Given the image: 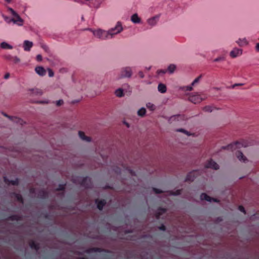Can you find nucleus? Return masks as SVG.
<instances>
[{"label":"nucleus","instance_id":"nucleus-1","mask_svg":"<svg viewBox=\"0 0 259 259\" xmlns=\"http://www.w3.org/2000/svg\"><path fill=\"white\" fill-rule=\"evenodd\" d=\"M8 10L12 13V14L15 17L11 19V21L14 23L17 24L18 25L21 26L23 24V20L20 18V17L14 11L12 8H9Z\"/></svg>","mask_w":259,"mask_h":259},{"label":"nucleus","instance_id":"nucleus-2","mask_svg":"<svg viewBox=\"0 0 259 259\" xmlns=\"http://www.w3.org/2000/svg\"><path fill=\"white\" fill-rule=\"evenodd\" d=\"M206 99L205 95H194L189 97V100L194 104L199 103L203 100Z\"/></svg>","mask_w":259,"mask_h":259},{"label":"nucleus","instance_id":"nucleus-3","mask_svg":"<svg viewBox=\"0 0 259 259\" xmlns=\"http://www.w3.org/2000/svg\"><path fill=\"white\" fill-rule=\"evenodd\" d=\"M132 74V71L130 68H124L121 70L118 78L120 79L124 77H130Z\"/></svg>","mask_w":259,"mask_h":259},{"label":"nucleus","instance_id":"nucleus-4","mask_svg":"<svg viewBox=\"0 0 259 259\" xmlns=\"http://www.w3.org/2000/svg\"><path fill=\"white\" fill-rule=\"evenodd\" d=\"M122 30V27L121 24L120 23H118L114 28L111 29L109 30V34L111 36H112L120 32Z\"/></svg>","mask_w":259,"mask_h":259},{"label":"nucleus","instance_id":"nucleus-5","mask_svg":"<svg viewBox=\"0 0 259 259\" xmlns=\"http://www.w3.org/2000/svg\"><path fill=\"white\" fill-rule=\"evenodd\" d=\"M94 35L99 38H103L104 37H107L109 34V31L106 32L99 29L94 31Z\"/></svg>","mask_w":259,"mask_h":259},{"label":"nucleus","instance_id":"nucleus-6","mask_svg":"<svg viewBox=\"0 0 259 259\" xmlns=\"http://www.w3.org/2000/svg\"><path fill=\"white\" fill-rule=\"evenodd\" d=\"M242 53V50L241 49H239L238 48H234L231 52H230V56L232 58L236 57L238 56H240Z\"/></svg>","mask_w":259,"mask_h":259},{"label":"nucleus","instance_id":"nucleus-7","mask_svg":"<svg viewBox=\"0 0 259 259\" xmlns=\"http://www.w3.org/2000/svg\"><path fill=\"white\" fill-rule=\"evenodd\" d=\"M206 167L208 168H211L215 170L218 169L219 168V165L212 160L208 161L206 165Z\"/></svg>","mask_w":259,"mask_h":259},{"label":"nucleus","instance_id":"nucleus-8","mask_svg":"<svg viewBox=\"0 0 259 259\" xmlns=\"http://www.w3.org/2000/svg\"><path fill=\"white\" fill-rule=\"evenodd\" d=\"M4 58L9 61H11L14 63H17L19 62L20 59L17 57H13L11 55H6L4 56Z\"/></svg>","mask_w":259,"mask_h":259},{"label":"nucleus","instance_id":"nucleus-9","mask_svg":"<svg viewBox=\"0 0 259 259\" xmlns=\"http://www.w3.org/2000/svg\"><path fill=\"white\" fill-rule=\"evenodd\" d=\"M36 72L40 76H44L46 73V70L42 66H37L35 68Z\"/></svg>","mask_w":259,"mask_h":259},{"label":"nucleus","instance_id":"nucleus-10","mask_svg":"<svg viewBox=\"0 0 259 259\" xmlns=\"http://www.w3.org/2000/svg\"><path fill=\"white\" fill-rule=\"evenodd\" d=\"M32 46L33 43L31 41L25 40L24 42V49L25 51H29Z\"/></svg>","mask_w":259,"mask_h":259},{"label":"nucleus","instance_id":"nucleus-11","mask_svg":"<svg viewBox=\"0 0 259 259\" xmlns=\"http://www.w3.org/2000/svg\"><path fill=\"white\" fill-rule=\"evenodd\" d=\"M158 19V17L157 16L152 17L148 19V23L150 25L153 26L157 23Z\"/></svg>","mask_w":259,"mask_h":259},{"label":"nucleus","instance_id":"nucleus-12","mask_svg":"<svg viewBox=\"0 0 259 259\" xmlns=\"http://www.w3.org/2000/svg\"><path fill=\"white\" fill-rule=\"evenodd\" d=\"M131 20L135 23H139L141 21V19L137 14H135L132 15Z\"/></svg>","mask_w":259,"mask_h":259},{"label":"nucleus","instance_id":"nucleus-13","mask_svg":"<svg viewBox=\"0 0 259 259\" xmlns=\"http://www.w3.org/2000/svg\"><path fill=\"white\" fill-rule=\"evenodd\" d=\"M237 43L241 47L247 46L248 44L247 40L245 38H240L237 41Z\"/></svg>","mask_w":259,"mask_h":259},{"label":"nucleus","instance_id":"nucleus-14","mask_svg":"<svg viewBox=\"0 0 259 259\" xmlns=\"http://www.w3.org/2000/svg\"><path fill=\"white\" fill-rule=\"evenodd\" d=\"M0 47L3 49L10 50L13 48V47L6 42H3L1 44Z\"/></svg>","mask_w":259,"mask_h":259},{"label":"nucleus","instance_id":"nucleus-15","mask_svg":"<svg viewBox=\"0 0 259 259\" xmlns=\"http://www.w3.org/2000/svg\"><path fill=\"white\" fill-rule=\"evenodd\" d=\"M158 91L161 93H164L166 92V87L164 84L159 83L158 87Z\"/></svg>","mask_w":259,"mask_h":259},{"label":"nucleus","instance_id":"nucleus-16","mask_svg":"<svg viewBox=\"0 0 259 259\" xmlns=\"http://www.w3.org/2000/svg\"><path fill=\"white\" fill-rule=\"evenodd\" d=\"M237 157L240 160H242L243 162H245L247 160L246 157L240 151L238 152L237 153Z\"/></svg>","mask_w":259,"mask_h":259},{"label":"nucleus","instance_id":"nucleus-17","mask_svg":"<svg viewBox=\"0 0 259 259\" xmlns=\"http://www.w3.org/2000/svg\"><path fill=\"white\" fill-rule=\"evenodd\" d=\"M177 69V66L175 64H170L167 69V72L169 73H172Z\"/></svg>","mask_w":259,"mask_h":259},{"label":"nucleus","instance_id":"nucleus-18","mask_svg":"<svg viewBox=\"0 0 259 259\" xmlns=\"http://www.w3.org/2000/svg\"><path fill=\"white\" fill-rule=\"evenodd\" d=\"M115 94L117 97H122L124 96L123 90L121 88H119L115 91Z\"/></svg>","mask_w":259,"mask_h":259},{"label":"nucleus","instance_id":"nucleus-19","mask_svg":"<svg viewBox=\"0 0 259 259\" xmlns=\"http://www.w3.org/2000/svg\"><path fill=\"white\" fill-rule=\"evenodd\" d=\"M201 199L202 200H205L208 201H211L213 200V201H216L214 199L211 198L209 196H207L206 194H202L201 195Z\"/></svg>","mask_w":259,"mask_h":259},{"label":"nucleus","instance_id":"nucleus-20","mask_svg":"<svg viewBox=\"0 0 259 259\" xmlns=\"http://www.w3.org/2000/svg\"><path fill=\"white\" fill-rule=\"evenodd\" d=\"M79 137L81 139L84 140H86L87 141H90L91 140L90 138L89 137H86L84 135V133L82 132H79L78 133Z\"/></svg>","mask_w":259,"mask_h":259},{"label":"nucleus","instance_id":"nucleus-21","mask_svg":"<svg viewBox=\"0 0 259 259\" xmlns=\"http://www.w3.org/2000/svg\"><path fill=\"white\" fill-rule=\"evenodd\" d=\"M146 113V109L144 108H142L138 111V114L139 116L143 117L145 115Z\"/></svg>","mask_w":259,"mask_h":259},{"label":"nucleus","instance_id":"nucleus-22","mask_svg":"<svg viewBox=\"0 0 259 259\" xmlns=\"http://www.w3.org/2000/svg\"><path fill=\"white\" fill-rule=\"evenodd\" d=\"M96 202L97 203V207L100 209L101 210L103 207V206L105 205V202L104 200H100V201H96Z\"/></svg>","mask_w":259,"mask_h":259},{"label":"nucleus","instance_id":"nucleus-23","mask_svg":"<svg viewBox=\"0 0 259 259\" xmlns=\"http://www.w3.org/2000/svg\"><path fill=\"white\" fill-rule=\"evenodd\" d=\"M146 106L148 109H149L151 111H153L155 109V106L150 103H148L146 105Z\"/></svg>","mask_w":259,"mask_h":259},{"label":"nucleus","instance_id":"nucleus-24","mask_svg":"<svg viewBox=\"0 0 259 259\" xmlns=\"http://www.w3.org/2000/svg\"><path fill=\"white\" fill-rule=\"evenodd\" d=\"M29 244L31 248L37 249V246L34 241L30 242Z\"/></svg>","mask_w":259,"mask_h":259},{"label":"nucleus","instance_id":"nucleus-25","mask_svg":"<svg viewBox=\"0 0 259 259\" xmlns=\"http://www.w3.org/2000/svg\"><path fill=\"white\" fill-rule=\"evenodd\" d=\"M181 117H182V116L179 115H175L174 116L171 117L170 120L172 121L176 120H179V118H181Z\"/></svg>","mask_w":259,"mask_h":259},{"label":"nucleus","instance_id":"nucleus-26","mask_svg":"<svg viewBox=\"0 0 259 259\" xmlns=\"http://www.w3.org/2000/svg\"><path fill=\"white\" fill-rule=\"evenodd\" d=\"M47 70L49 73V76L53 77L54 75L53 71L50 68H48Z\"/></svg>","mask_w":259,"mask_h":259},{"label":"nucleus","instance_id":"nucleus-27","mask_svg":"<svg viewBox=\"0 0 259 259\" xmlns=\"http://www.w3.org/2000/svg\"><path fill=\"white\" fill-rule=\"evenodd\" d=\"M201 77V75H200L199 76H198L197 78H196L194 81L192 83V85H194L196 83H197L198 82H199V80L200 79Z\"/></svg>","mask_w":259,"mask_h":259},{"label":"nucleus","instance_id":"nucleus-28","mask_svg":"<svg viewBox=\"0 0 259 259\" xmlns=\"http://www.w3.org/2000/svg\"><path fill=\"white\" fill-rule=\"evenodd\" d=\"M159 210V211L156 214V218H158L159 215L161 214L164 213L165 211V209H160Z\"/></svg>","mask_w":259,"mask_h":259},{"label":"nucleus","instance_id":"nucleus-29","mask_svg":"<svg viewBox=\"0 0 259 259\" xmlns=\"http://www.w3.org/2000/svg\"><path fill=\"white\" fill-rule=\"evenodd\" d=\"M225 59V57H218V58L217 59H215L213 60V62H217V61H222V60H224Z\"/></svg>","mask_w":259,"mask_h":259},{"label":"nucleus","instance_id":"nucleus-30","mask_svg":"<svg viewBox=\"0 0 259 259\" xmlns=\"http://www.w3.org/2000/svg\"><path fill=\"white\" fill-rule=\"evenodd\" d=\"M166 72H167V70H166L161 69V70H158L157 71V73L158 74H160V73L164 74Z\"/></svg>","mask_w":259,"mask_h":259},{"label":"nucleus","instance_id":"nucleus-31","mask_svg":"<svg viewBox=\"0 0 259 259\" xmlns=\"http://www.w3.org/2000/svg\"><path fill=\"white\" fill-rule=\"evenodd\" d=\"M36 60L38 61H41L42 60V57L41 56V55H37L36 56Z\"/></svg>","mask_w":259,"mask_h":259},{"label":"nucleus","instance_id":"nucleus-32","mask_svg":"<svg viewBox=\"0 0 259 259\" xmlns=\"http://www.w3.org/2000/svg\"><path fill=\"white\" fill-rule=\"evenodd\" d=\"M64 102L62 100H60L58 101H57L56 104L57 106H61L63 105Z\"/></svg>","mask_w":259,"mask_h":259},{"label":"nucleus","instance_id":"nucleus-33","mask_svg":"<svg viewBox=\"0 0 259 259\" xmlns=\"http://www.w3.org/2000/svg\"><path fill=\"white\" fill-rule=\"evenodd\" d=\"M16 198H17V200H18V201H20V202H22V197H21V195H17L16 196Z\"/></svg>","mask_w":259,"mask_h":259},{"label":"nucleus","instance_id":"nucleus-34","mask_svg":"<svg viewBox=\"0 0 259 259\" xmlns=\"http://www.w3.org/2000/svg\"><path fill=\"white\" fill-rule=\"evenodd\" d=\"M18 182L17 180L16 181H11V182L8 183V184H11L13 185H17V184H18Z\"/></svg>","mask_w":259,"mask_h":259},{"label":"nucleus","instance_id":"nucleus-35","mask_svg":"<svg viewBox=\"0 0 259 259\" xmlns=\"http://www.w3.org/2000/svg\"><path fill=\"white\" fill-rule=\"evenodd\" d=\"M138 75L140 78H143L144 76V73L142 72H139L138 73Z\"/></svg>","mask_w":259,"mask_h":259},{"label":"nucleus","instance_id":"nucleus-36","mask_svg":"<svg viewBox=\"0 0 259 259\" xmlns=\"http://www.w3.org/2000/svg\"><path fill=\"white\" fill-rule=\"evenodd\" d=\"M239 209L240 211H242V212H244V213H245V209H244V207H243V206H240L239 207Z\"/></svg>","mask_w":259,"mask_h":259},{"label":"nucleus","instance_id":"nucleus-37","mask_svg":"<svg viewBox=\"0 0 259 259\" xmlns=\"http://www.w3.org/2000/svg\"><path fill=\"white\" fill-rule=\"evenodd\" d=\"M180 194V190H178L175 193L170 192V194H173V195H179Z\"/></svg>","mask_w":259,"mask_h":259},{"label":"nucleus","instance_id":"nucleus-38","mask_svg":"<svg viewBox=\"0 0 259 259\" xmlns=\"http://www.w3.org/2000/svg\"><path fill=\"white\" fill-rule=\"evenodd\" d=\"M9 77H10V73H7L5 74V75L4 76V78L5 79H8Z\"/></svg>","mask_w":259,"mask_h":259},{"label":"nucleus","instance_id":"nucleus-39","mask_svg":"<svg viewBox=\"0 0 259 259\" xmlns=\"http://www.w3.org/2000/svg\"><path fill=\"white\" fill-rule=\"evenodd\" d=\"M235 144L236 145H237V144H241L242 146H244V147H246L247 146L246 145H244L243 143H241L240 142H236Z\"/></svg>","mask_w":259,"mask_h":259},{"label":"nucleus","instance_id":"nucleus-40","mask_svg":"<svg viewBox=\"0 0 259 259\" xmlns=\"http://www.w3.org/2000/svg\"><path fill=\"white\" fill-rule=\"evenodd\" d=\"M154 191L156 193H160L161 192V191H159V190L157 189H153Z\"/></svg>","mask_w":259,"mask_h":259},{"label":"nucleus","instance_id":"nucleus-41","mask_svg":"<svg viewBox=\"0 0 259 259\" xmlns=\"http://www.w3.org/2000/svg\"><path fill=\"white\" fill-rule=\"evenodd\" d=\"M192 90H193V88L192 87H187V91H192Z\"/></svg>","mask_w":259,"mask_h":259},{"label":"nucleus","instance_id":"nucleus-42","mask_svg":"<svg viewBox=\"0 0 259 259\" xmlns=\"http://www.w3.org/2000/svg\"><path fill=\"white\" fill-rule=\"evenodd\" d=\"M256 50L257 52L259 51V43L257 44L256 45Z\"/></svg>","mask_w":259,"mask_h":259},{"label":"nucleus","instance_id":"nucleus-43","mask_svg":"<svg viewBox=\"0 0 259 259\" xmlns=\"http://www.w3.org/2000/svg\"><path fill=\"white\" fill-rule=\"evenodd\" d=\"M178 131L181 132H183V133H186V132L184 130H183V129H179V130H178Z\"/></svg>","mask_w":259,"mask_h":259},{"label":"nucleus","instance_id":"nucleus-44","mask_svg":"<svg viewBox=\"0 0 259 259\" xmlns=\"http://www.w3.org/2000/svg\"><path fill=\"white\" fill-rule=\"evenodd\" d=\"M64 189V186H61L60 188L59 189H58V190H63Z\"/></svg>","mask_w":259,"mask_h":259},{"label":"nucleus","instance_id":"nucleus-45","mask_svg":"<svg viewBox=\"0 0 259 259\" xmlns=\"http://www.w3.org/2000/svg\"><path fill=\"white\" fill-rule=\"evenodd\" d=\"M160 229L162 230H164L165 229L164 226H162Z\"/></svg>","mask_w":259,"mask_h":259},{"label":"nucleus","instance_id":"nucleus-46","mask_svg":"<svg viewBox=\"0 0 259 259\" xmlns=\"http://www.w3.org/2000/svg\"><path fill=\"white\" fill-rule=\"evenodd\" d=\"M7 2H10V0H5Z\"/></svg>","mask_w":259,"mask_h":259},{"label":"nucleus","instance_id":"nucleus-47","mask_svg":"<svg viewBox=\"0 0 259 259\" xmlns=\"http://www.w3.org/2000/svg\"><path fill=\"white\" fill-rule=\"evenodd\" d=\"M5 181L6 183H7V180H6V178H5Z\"/></svg>","mask_w":259,"mask_h":259}]
</instances>
